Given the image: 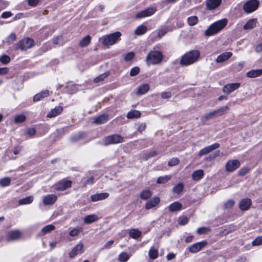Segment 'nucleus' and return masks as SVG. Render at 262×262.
Masks as SVG:
<instances>
[{
	"instance_id": "1",
	"label": "nucleus",
	"mask_w": 262,
	"mask_h": 262,
	"mask_svg": "<svg viewBox=\"0 0 262 262\" xmlns=\"http://www.w3.org/2000/svg\"><path fill=\"white\" fill-rule=\"evenodd\" d=\"M228 20L223 18L210 25L205 31L204 34L206 36L214 35L222 30L227 25Z\"/></svg>"
},
{
	"instance_id": "2",
	"label": "nucleus",
	"mask_w": 262,
	"mask_h": 262,
	"mask_svg": "<svg viewBox=\"0 0 262 262\" xmlns=\"http://www.w3.org/2000/svg\"><path fill=\"white\" fill-rule=\"evenodd\" d=\"M200 56V53L198 50H191L182 56L180 64L183 66L192 64L198 61Z\"/></svg>"
},
{
	"instance_id": "3",
	"label": "nucleus",
	"mask_w": 262,
	"mask_h": 262,
	"mask_svg": "<svg viewBox=\"0 0 262 262\" xmlns=\"http://www.w3.org/2000/svg\"><path fill=\"white\" fill-rule=\"evenodd\" d=\"M121 35V33L120 32H116L107 35L103 36L101 39H102L104 46H110L120 40Z\"/></svg>"
},
{
	"instance_id": "4",
	"label": "nucleus",
	"mask_w": 262,
	"mask_h": 262,
	"mask_svg": "<svg viewBox=\"0 0 262 262\" xmlns=\"http://www.w3.org/2000/svg\"><path fill=\"white\" fill-rule=\"evenodd\" d=\"M163 59L162 53L158 51H151L146 57L147 63L149 65L160 63Z\"/></svg>"
},
{
	"instance_id": "5",
	"label": "nucleus",
	"mask_w": 262,
	"mask_h": 262,
	"mask_svg": "<svg viewBox=\"0 0 262 262\" xmlns=\"http://www.w3.org/2000/svg\"><path fill=\"white\" fill-rule=\"evenodd\" d=\"M259 6L258 0H248L243 6V11L246 13H251L256 11Z\"/></svg>"
},
{
	"instance_id": "6",
	"label": "nucleus",
	"mask_w": 262,
	"mask_h": 262,
	"mask_svg": "<svg viewBox=\"0 0 262 262\" xmlns=\"http://www.w3.org/2000/svg\"><path fill=\"white\" fill-rule=\"evenodd\" d=\"M123 142V138L119 134H113L108 136L104 139V144L106 146L110 144H116Z\"/></svg>"
},
{
	"instance_id": "7",
	"label": "nucleus",
	"mask_w": 262,
	"mask_h": 262,
	"mask_svg": "<svg viewBox=\"0 0 262 262\" xmlns=\"http://www.w3.org/2000/svg\"><path fill=\"white\" fill-rule=\"evenodd\" d=\"M34 45V41L30 38H25L20 40L16 45V48L21 51H26Z\"/></svg>"
},
{
	"instance_id": "8",
	"label": "nucleus",
	"mask_w": 262,
	"mask_h": 262,
	"mask_svg": "<svg viewBox=\"0 0 262 262\" xmlns=\"http://www.w3.org/2000/svg\"><path fill=\"white\" fill-rule=\"evenodd\" d=\"M22 234L18 230H14L8 231L6 235V240L7 242L17 241L21 238Z\"/></svg>"
},
{
	"instance_id": "9",
	"label": "nucleus",
	"mask_w": 262,
	"mask_h": 262,
	"mask_svg": "<svg viewBox=\"0 0 262 262\" xmlns=\"http://www.w3.org/2000/svg\"><path fill=\"white\" fill-rule=\"evenodd\" d=\"M241 163L238 160H230L227 162L225 165V169L228 172H232L238 168Z\"/></svg>"
},
{
	"instance_id": "10",
	"label": "nucleus",
	"mask_w": 262,
	"mask_h": 262,
	"mask_svg": "<svg viewBox=\"0 0 262 262\" xmlns=\"http://www.w3.org/2000/svg\"><path fill=\"white\" fill-rule=\"evenodd\" d=\"M156 11L155 7H149L137 13L136 18L139 19L149 16L154 14Z\"/></svg>"
},
{
	"instance_id": "11",
	"label": "nucleus",
	"mask_w": 262,
	"mask_h": 262,
	"mask_svg": "<svg viewBox=\"0 0 262 262\" xmlns=\"http://www.w3.org/2000/svg\"><path fill=\"white\" fill-rule=\"evenodd\" d=\"M220 146V145L218 143H215L211 145L206 146L199 151L198 156L199 157H202L204 155H207L211 152L213 150L217 149Z\"/></svg>"
},
{
	"instance_id": "12",
	"label": "nucleus",
	"mask_w": 262,
	"mask_h": 262,
	"mask_svg": "<svg viewBox=\"0 0 262 262\" xmlns=\"http://www.w3.org/2000/svg\"><path fill=\"white\" fill-rule=\"evenodd\" d=\"M207 244V242L205 241L196 243L189 247V251L192 253H196L205 247Z\"/></svg>"
},
{
	"instance_id": "13",
	"label": "nucleus",
	"mask_w": 262,
	"mask_h": 262,
	"mask_svg": "<svg viewBox=\"0 0 262 262\" xmlns=\"http://www.w3.org/2000/svg\"><path fill=\"white\" fill-rule=\"evenodd\" d=\"M72 182L70 180L61 181L55 185V189L58 191H64L70 188Z\"/></svg>"
},
{
	"instance_id": "14",
	"label": "nucleus",
	"mask_w": 262,
	"mask_h": 262,
	"mask_svg": "<svg viewBox=\"0 0 262 262\" xmlns=\"http://www.w3.org/2000/svg\"><path fill=\"white\" fill-rule=\"evenodd\" d=\"M240 86L239 83H229L223 88V91L224 93L229 94L235 90H237Z\"/></svg>"
},
{
	"instance_id": "15",
	"label": "nucleus",
	"mask_w": 262,
	"mask_h": 262,
	"mask_svg": "<svg viewBox=\"0 0 262 262\" xmlns=\"http://www.w3.org/2000/svg\"><path fill=\"white\" fill-rule=\"evenodd\" d=\"M83 244L79 243L70 251L69 257L70 258H73L78 254L82 253L83 252Z\"/></svg>"
},
{
	"instance_id": "16",
	"label": "nucleus",
	"mask_w": 262,
	"mask_h": 262,
	"mask_svg": "<svg viewBox=\"0 0 262 262\" xmlns=\"http://www.w3.org/2000/svg\"><path fill=\"white\" fill-rule=\"evenodd\" d=\"M57 197L54 194H50L43 197L42 202L45 205H50L54 204L57 201Z\"/></svg>"
},
{
	"instance_id": "17",
	"label": "nucleus",
	"mask_w": 262,
	"mask_h": 262,
	"mask_svg": "<svg viewBox=\"0 0 262 262\" xmlns=\"http://www.w3.org/2000/svg\"><path fill=\"white\" fill-rule=\"evenodd\" d=\"M109 196V193L107 192H102L100 193H96L92 195L91 196V201L92 202H97L99 201L103 200L107 198Z\"/></svg>"
},
{
	"instance_id": "18",
	"label": "nucleus",
	"mask_w": 262,
	"mask_h": 262,
	"mask_svg": "<svg viewBox=\"0 0 262 262\" xmlns=\"http://www.w3.org/2000/svg\"><path fill=\"white\" fill-rule=\"evenodd\" d=\"M160 202V200L159 198L154 197L146 203L145 208L147 210L150 209L154 207H156L159 204Z\"/></svg>"
},
{
	"instance_id": "19",
	"label": "nucleus",
	"mask_w": 262,
	"mask_h": 262,
	"mask_svg": "<svg viewBox=\"0 0 262 262\" xmlns=\"http://www.w3.org/2000/svg\"><path fill=\"white\" fill-rule=\"evenodd\" d=\"M232 55V53L231 52H224L217 57L215 59V61L217 63L223 62L229 59Z\"/></svg>"
},
{
	"instance_id": "20",
	"label": "nucleus",
	"mask_w": 262,
	"mask_h": 262,
	"mask_svg": "<svg viewBox=\"0 0 262 262\" xmlns=\"http://www.w3.org/2000/svg\"><path fill=\"white\" fill-rule=\"evenodd\" d=\"M251 204V199L248 198L243 199L239 202V207L242 210H247L249 208Z\"/></svg>"
},
{
	"instance_id": "21",
	"label": "nucleus",
	"mask_w": 262,
	"mask_h": 262,
	"mask_svg": "<svg viewBox=\"0 0 262 262\" xmlns=\"http://www.w3.org/2000/svg\"><path fill=\"white\" fill-rule=\"evenodd\" d=\"M222 0H207L206 7L209 10L217 8L221 4Z\"/></svg>"
},
{
	"instance_id": "22",
	"label": "nucleus",
	"mask_w": 262,
	"mask_h": 262,
	"mask_svg": "<svg viewBox=\"0 0 262 262\" xmlns=\"http://www.w3.org/2000/svg\"><path fill=\"white\" fill-rule=\"evenodd\" d=\"M63 111V107L61 106H56L54 108L52 109L47 115L48 118L55 117L58 115L60 114Z\"/></svg>"
},
{
	"instance_id": "23",
	"label": "nucleus",
	"mask_w": 262,
	"mask_h": 262,
	"mask_svg": "<svg viewBox=\"0 0 262 262\" xmlns=\"http://www.w3.org/2000/svg\"><path fill=\"white\" fill-rule=\"evenodd\" d=\"M108 120V116L107 114H102L96 117L93 123L96 124H101L106 123Z\"/></svg>"
},
{
	"instance_id": "24",
	"label": "nucleus",
	"mask_w": 262,
	"mask_h": 262,
	"mask_svg": "<svg viewBox=\"0 0 262 262\" xmlns=\"http://www.w3.org/2000/svg\"><path fill=\"white\" fill-rule=\"evenodd\" d=\"M262 75V69L251 70L246 73L248 77L253 78Z\"/></svg>"
},
{
	"instance_id": "25",
	"label": "nucleus",
	"mask_w": 262,
	"mask_h": 262,
	"mask_svg": "<svg viewBox=\"0 0 262 262\" xmlns=\"http://www.w3.org/2000/svg\"><path fill=\"white\" fill-rule=\"evenodd\" d=\"M49 91L45 90L36 94L33 97V101H38L49 95Z\"/></svg>"
},
{
	"instance_id": "26",
	"label": "nucleus",
	"mask_w": 262,
	"mask_h": 262,
	"mask_svg": "<svg viewBox=\"0 0 262 262\" xmlns=\"http://www.w3.org/2000/svg\"><path fill=\"white\" fill-rule=\"evenodd\" d=\"M86 137V134L84 132L79 133L78 134L72 136L70 140L73 142L79 141L85 139Z\"/></svg>"
},
{
	"instance_id": "27",
	"label": "nucleus",
	"mask_w": 262,
	"mask_h": 262,
	"mask_svg": "<svg viewBox=\"0 0 262 262\" xmlns=\"http://www.w3.org/2000/svg\"><path fill=\"white\" fill-rule=\"evenodd\" d=\"M204 175V172L203 170H196L192 173V178L194 181H199L203 177Z\"/></svg>"
},
{
	"instance_id": "28",
	"label": "nucleus",
	"mask_w": 262,
	"mask_h": 262,
	"mask_svg": "<svg viewBox=\"0 0 262 262\" xmlns=\"http://www.w3.org/2000/svg\"><path fill=\"white\" fill-rule=\"evenodd\" d=\"M149 90V85L148 84H143L140 85L137 91L138 95H142L147 93Z\"/></svg>"
},
{
	"instance_id": "29",
	"label": "nucleus",
	"mask_w": 262,
	"mask_h": 262,
	"mask_svg": "<svg viewBox=\"0 0 262 262\" xmlns=\"http://www.w3.org/2000/svg\"><path fill=\"white\" fill-rule=\"evenodd\" d=\"M256 19H250L244 25L243 28L244 30L252 29L256 26Z\"/></svg>"
},
{
	"instance_id": "30",
	"label": "nucleus",
	"mask_w": 262,
	"mask_h": 262,
	"mask_svg": "<svg viewBox=\"0 0 262 262\" xmlns=\"http://www.w3.org/2000/svg\"><path fill=\"white\" fill-rule=\"evenodd\" d=\"M182 204L178 202H175L172 204H171L168 206L169 210L171 212L177 211L180 210L182 208Z\"/></svg>"
},
{
	"instance_id": "31",
	"label": "nucleus",
	"mask_w": 262,
	"mask_h": 262,
	"mask_svg": "<svg viewBox=\"0 0 262 262\" xmlns=\"http://www.w3.org/2000/svg\"><path fill=\"white\" fill-rule=\"evenodd\" d=\"M91 40V37L88 35L79 41V46L81 48L87 47L90 43Z\"/></svg>"
},
{
	"instance_id": "32",
	"label": "nucleus",
	"mask_w": 262,
	"mask_h": 262,
	"mask_svg": "<svg viewBox=\"0 0 262 262\" xmlns=\"http://www.w3.org/2000/svg\"><path fill=\"white\" fill-rule=\"evenodd\" d=\"M98 219L99 218L97 215L91 214L85 217L84 222L86 224H91L97 221Z\"/></svg>"
},
{
	"instance_id": "33",
	"label": "nucleus",
	"mask_w": 262,
	"mask_h": 262,
	"mask_svg": "<svg viewBox=\"0 0 262 262\" xmlns=\"http://www.w3.org/2000/svg\"><path fill=\"white\" fill-rule=\"evenodd\" d=\"M141 232L137 229H131L129 231V236L134 239H137L141 236Z\"/></svg>"
},
{
	"instance_id": "34",
	"label": "nucleus",
	"mask_w": 262,
	"mask_h": 262,
	"mask_svg": "<svg viewBox=\"0 0 262 262\" xmlns=\"http://www.w3.org/2000/svg\"><path fill=\"white\" fill-rule=\"evenodd\" d=\"M147 30L145 26L141 25L138 26L135 31V34L137 35H142L145 34Z\"/></svg>"
},
{
	"instance_id": "35",
	"label": "nucleus",
	"mask_w": 262,
	"mask_h": 262,
	"mask_svg": "<svg viewBox=\"0 0 262 262\" xmlns=\"http://www.w3.org/2000/svg\"><path fill=\"white\" fill-rule=\"evenodd\" d=\"M152 195V193L149 190H144L141 192L140 198L142 200H146L149 199Z\"/></svg>"
},
{
	"instance_id": "36",
	"label": "nucleus",
	"mask_w": 262,
	"mask_h": 262,
	"mask_svg": "<svg viewBox=\"0 0 262 262\" xmlns=\"http://www.w3.org/2000/svg\"><path fill=\"white\" fill-rule=\"evenodd\" d=\"M229 110L230 108L228 106H225L216 109L215 111L217 116L219 117L228 113Z\"/></svg>"
},
{
	"instance_id": "37",
	"label": "nucleus",
	"mask_w": 262,
	"mask_h": 262,
	"mask_svg": "<svg viewBox=\"0 0 262 262\" xmlns=\"http://www.w3.org/2000/svg\"><path fill=\"white\" fill-rule=\"evenodd\" d=\"M171 28L170 27H164L159 30L158 36L159 38H161L168 32L171 31Z\"/></svg>"
},
{
	"instance_id": "38",
	"label": "nucleus",
	"mask_w": 262,
	"mask_h": 262,
	"mask_svg": "<svg viewBox=\"0 0 262 262\" xmlns=\"http://www.w3.org/2000/svg\"><path fill=\"white\" fill-rule=\"evenodd\" d=\"M141 116V113L139 111L134 110L127 113V117L129 119H133L135 118H139Z\"/></svg>"
},
{
	"instance_id": "39",
	"label": "nucleus",
	"mask_w": 262,
	"mask_h": 262,
	"mask_svg": "<svg viewBox=\"0 0 262 262\" xmlns=\"http://www.w3.org/2000/svg\"><path fill=\"white\" fill-rule=\"evenodd\" d=\"M187 24L190 26L195 25L198 22V17L196 16H191L188 17L187 19Z\"/></svg>"
},
{
	"instance_id": "40",
	"label": "nucleus",
	"mask_w": 262,
	"mask_h": 262,
	"mask_svg": "<svg viewBox=\"0 0 262 262\" xmlns=\"http://www.w3.org/2000/svg\"><path fill=\"white\" fill-rule=\"evenodd\" d=\"M33 198L31 196H27L25 198L21 199L19 200L18 203L19 205H26L31 203L33 202Z\"/></svg>"
},
{
	"instance_id": "41",
	"label": "nucleus",
	"mask_w": 262,
	"mask_h": 262,
	"mask_svg": "<svg viewBox=\"0 0 262 262\" xmlns=\"http://www.w3.org/2000/svg\"><path fill=\"white\" fill-rule=\"evenodd\" d=\"M11 179L10 178L5 177L0 179V186L2 187H6L10 185L11 183Z\"/></svg>"
},
{
	"instance_id": "42",
	"label": "nucleus",
	"mask_w": 262,
	"mask_h": 262,
	"mask_svg": "<svg viewBox=\"0 0 262 262\" xmlns=\"http://www.w3.org/2000/svg\"><path fill=\"white\" fill-rule=\"evenodd\" d=\"M53 42L54 45L62 46L64 44V40L61 36H58L53 38Z\"/></svg>"
},
{
	"instance_id": "43",
	"label": "nucleus",
	"mask_w": 262,
	"mask_h": 262,
	"mask_svg": "<svg viewBox=\"0 0 262 262\" xmlns=\"http://www.w3.org/2000/svg\"><path fill=\"white\" fill-rule=\"evenodd\" d=\"M184 188V185L182 183H180L177 184L175 186L173 187L172 189V191L175 193H180L182 191Z\"/></svg>"
},
{
	"instance_id": "44",
	"label": "nucleus",
	"mask_w": 262,
	"mask_h": 262,
	"mask_svg": "<svg viewBox=\"0 0 262 262\" xmlns=\"http://www.w3.org/2000/svg\"><path fill=\"white\" fill-rule=\"evenodd\" d=\"M149 256L151 259H156L158 255V251L154 248H151L148 252Z\"/></svg>"
},
{
	"instance_id": "45",
	"label": "nucleus",
	"mask_w": 262,
	"mask_h": 262,
	"mask_svg": "<svg viewBox=\"0 0 262 262\" xmlns=\"http://www.w3.org/2000/svg\"><path fill=\"white\" fill-rule=\"evenodd\" d=\"M171 179L170 176H165L163 177H160L157 180V183L158 184H164L167 182Z\"/></svg>"
},
{
	"instance_id": "46",
	"label": "nucleus",
	"mask_w": 262,
	"mask_h": 262,
	"mask_svg": "<svg viewBox=\"0 0 262 262\" xmlns=\"http://www.w3.org/2000/svg\"><path fill=\"white\" fill-rule=\"evenodd\" d=\"M55 228V227L54 225L52 224L48 225L42 228L41 229V231L45 234L51 232V231L54 230Z\"/></svg>"
},
{
	"instance_id": "47",
	"label": "nucleus",
	"mask_w": 262,
	"mask_h": 262,
	"mask_svg": "<svg viewBox=\"0 0 262 262\" xmlns=\"http://www.w3.org/2000/svg\"><path fill=\"white\" fill-rule=\"evenodd\" d=\"M129 258V255L125 252L121 253L118 257V259L121 262H126Z\"/></svg>"
},
{
	"instance_id": "48",
	"label": "nucleus",
	"mask_w": 262,
	"mask_h": 262,
	"mask_svg": "<svg viewBox=\"0 0 262 262\" xmlns=\"http://www.w3.org/2000/svg\"><path fill=\"white\" fill-rule=\"evenodd\" d=\"M215 117H217L215 110L205 114L204 116L205 120H208Z\"/></svg>"
},
{
	"instance_id": "49",
	"label": "nucleus",
	"mask_w": 262,
	"mask_h": 262,
	"mask_svg": "<svg viewBox=\"0 0 262 262\" xmlns=\"http://www.w3.org/2000/svg\"><path fill=\"white\" fill-rule=\"evenodd\" d=\"M108 75V73H104L100 75L97 76L96 77L94 81L95 82H99L100 81H103L105 78H106Z\"/></svg>"
},
{
	"instance_id": "50",
	"label": "nucleus",
	"mask_w": 262,
	"mask_h": 262,
	"mask_svg": "<svg viewBox=\"0 0 262 262\" xmlns=\"http://www.w3.org/2000/svg\"><path fill=\"white\" fill-rule=\"evenodd\" d=\"M26 119V117L24 115H18L15 116L14 121L16 123H21L24 122Z\"/></svg>"
},
{
	"instance_id": "51",
	"label": "nucleus",
	"mask_w": 262,
	"mask_h": 262,
	"mask_svg": "<svg viewBox=\"0 0 262 262\" xmlns=\"http://www.w3.org/2000/svg\"><path fill=\"white\" fill-rule=\"evenodd\" d=\"M0 61L4 64L9 63L10 61V58L9 56L4 55L0 57Z\"/></svg>"
},
{
	"instance_id": "52",
	"label": "nucleus",
	"mask_w": 262,
	"mask_h": 262,
	"mask_svg": "<svg viewBox=\"0 0 262 262\" xmlns=\"http://www.w3.org/2000/svg\"><path fill=\"white\" fill-rule=\"evenodd\" d=\"M140 71V69L138 67L133 68L130 71L129 75L131 76H135L138 75Z\"/></svg>"
},
{
	"instance_id": "53",
	"label": "nucleus",
	"mask_w": 262,
	"mask_h": 262,
	"mask_svg": "<svg viewBox=\"0 0 262 262\" xmlns=\"http://www.w3.org/2000/svg\"><path fill=\"white\" fill-rule=\"evenodd\" d=\"M262 244V236L256 237L252 242L253 246H259Z\"/></svg>"
},
{
	"instance_id": "54",
	"label": "nucleus",
	"mask_w": 262,
	"mask_h": 262,
	"mask_svg": "<svg viewBox=\"0 0 262 262\" xmlns=\"http://www.w3.org/2000/svg\"><path fill=\"white\" fill-rule=\"evenodd\" d=\"M250 171V168L247 167H243L238 171V175L244 176Z\"/></svg>"
},
{
	"instance_id": "55",
	"label": "nucleus",
	"mask_w": 262,
	"mask_h": 262,
	"mask_svg": "<svg viewBox=\"0 0 262 262\" xmlns=\"http://www.w3.org/2000/svg\"><path fill=\"white\" fill-rule=\"evenodd\" d=\"M179 162V160L177 158H173L171 159L168 162V165L169 166H173L177 165Z\"/></svg>"
},
{
	"instance_id": "56",
	"label": "nucleus",
	"mask_w": 262,
	"mask_h": 262,
	"mask_svg": "<svg viewBox=\"0 0 262 262\" xmlns=\"http://www.w3.org/2000/svg\"><path fill=\"white\" fill-rule=\"evenodd\" d=\"M157 155V152L155 150H152V151L149 152L147 154H145L144 158L145 160H147L148 159H149L150 158L155 157Z\"/></svg>"
},
{
	"instance_id": "57",
	"label": "nucleus",
	"mask_w": 262,
	"mask_h": 262,
	"mask_svg": "<svg viewBox=\"0 0 262 262\" xmlns=\"http://www.w3.org/2000/svg\"><path fill=\"white\" fill-rule=\"evenodd\" d=\"M234 204V201L232 200H229L224 204V207L226 209H230L232 207Z\"/></svg>"
},
{
	"instance_id": "58",
	"label": "nucleus",
	"mask_w": 262,
	"mask_h": 262,
	"mask_svg": "<svg viewBox=\"0 0 262 262\" xmlns=\"http://www.w3.org/2000/svg\"><path fill=\"white\" fill-rule=\"evenodd\" d=\"M26 133L30 137H32L36 133V130L34 128H29L26 130Z\"/></svg>"
},
{
	"instance_id": "59",
	"label": "nucleus",
	"mask_w": 262,
	"mask_h": 262,
	"mask_svg": "<svg viewBox=\"0 0 262 262\" xmlns=\"http://www.w3.org/2000/svg\"><path fill=\"white\" fill-rule=\"evenodd\" d=\"M135 56V54L133 52H129L126 54L124 57L125 61H128L132 60Z\"/></svg>"
},
{
	"instance_id": "60",
	"label": "nucleus",
	"mask_w": 262,
	"mask_h": 262,
	"mask_svg": "<svg viewBox=\"0 0 262 262\" xmlns=\"http://www.w3.org/2000/svg\"><path fill=\"white\" fill-rule=\"evenodd\" d=\"M178 222L179 224L185 225L188 223V219L186 216L180 217Z\"/></svg>"
},
{
	"instance_id": "61",
	"label": "nucleus",
	"mask_w": 262,
	"mask_h": 262,
	"mask_svg": "<svg viewBox=\"0 0 262 262\" xmlns=\"http://www.w3.org/2000/svg\"><path fill=\"white\" fill-rule=\"evenodd\" d=\"M79 233H80L79 229L74 228L70 231L69 235L71 236H75L78 235Z\"/></svg>"
},
{
	"instance_id": "62",
	"label": "nucleus",
	"mask_w": 262,
	"mask_h": 262,
	"mask_svg": "<svg viewBox=\"0 0 262 262\" xmlns=\"http://www.w3.org/2000/svg\"><path fill=\"white\" fill-rule=\"evenodd\" d=\"M16 34L14 33H12L9 35L7 38V41L12 42L16 39Z\"/></svg>"
},
{
	"instance_id": "63",
	"label": "nucleus",
	"mask_w": 262,
	"mask_h": 262,
	"mask_svg": "<svg viewBox=\"0 0 262 262\" xmlns=\"http://www.w3.org/2000/svg\"><path fill=\"white\" fill-rule=\"evenodd\" d=\"M171 97V93L170 92H164L161 93V97L163 99H168Z\"/></svg>"
},
{
	"instance_id": "64",
	"label": "nucleus",
	"mask_w": 262,
	"mask_h": 262,
	"mask_svg": "<svg viewBox=\"0 0 262 262\" xmlns=\"http://www.w3.org/2000/svg\"><path fill=\"white\" fill-rule=\"evenodd\" d=\"M220 150H216L213 153H212L211 155H210L209 158L210 160L214 159L216 157H218L220 155Z\"/></svg>"
}]
</instances>
